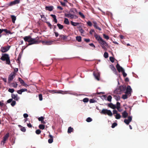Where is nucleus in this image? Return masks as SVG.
I'll use <instances>...</instances> for the list:
<instances>
[{
    "instance_id": "obj_56",
    "label": "nucleus",
    "mask_w": 148,
    "mask_h": 148,
    "mask_svg": "<svg viewBox=\"0 0 148 148\" xmlns=\"http://www.w3.org/2000/svg\"><path fill=\"white\" fill-rule=\"evenodd\" d=\"M117 123H113L111 126V127L112 128H114L115 126H116L117 125Z\"/></svg>"
},
{
    "instance_id": "obj_22",
    "label": "nucleus",
    "mask_w": 148,
    "mask_h": 148,
    "mask_svg": "<svg viewBox=\"0 0 148 148\" xmlns=\"http://www.w3.org/2000/svg\"><path fill=\"white\" fill-rule=\"evenodd\" d=\"M74 130L73 127H68L67 132L68 134H70L72 132H73Z\"/></svg>"
},
{
    "instance_id": "obj_31",
    "label": "nucleus",
    "mask_w": 148,
    "mask_h": 148,
    "mask_svg": "<svg viewBox=\"0 0 148 148\" xmlns=\"http://www.w3.org/2000/svg\"><path fill=\"white\" fill-rule=\"evenodd\" d=\"M70 12H73V14H75L77 12V10L76 9L73 8L71 9L70 10Z\"/></svg>"
},
{
    "instance_id": "obj_26",
    "label": "nucleus",
    "mask_w": 148,
    "mask_h": 148,
    "mask_svg": "<svg viewBox=\"0 0 148 148\" xmlns=\"http://www.w3.org/2000/svg\"><path fill=\"white\" fill-rule=\"evenodd\" d=\"M18 80L22 85L25 86L26 85V84L24 82V81L21 78H18Z\"/></svg>"
},
{
    "instance_id": "obj_42",
    "label": "nucleus",
    "mask_w": 148,
    "mask_h": 148,
    "mask_svg": "<svg viewBox=\"0 0 148 148\" xmlns=\"http://www.w3.org/2000/svg\"><path fill=\"white\" fill-rule=\"evenodd\" d=\"M11 85L12 86L15 88H16L17 87V84L16 83H13L11 84Z\"/></svg>"
},
{
    "instance_id": "obj_21",
    "label": "nucleus",
    "mask_w": 148,
    "mask_h": 148,
    "mask_svg": "<svg viewBox=\"0 0 148 148\" xmlns=\"http://www.w3.org/2000/svg\"><path fill=\"white\" fill-rule=\"evenodd\" d=\"M93 23L94 24V27L96 29H98L99 31L101 30V29L97 26V23L95 21H93Z\"/></svg>"
},
{
    "instance_id": "obj_38",
    "label": "nucleus",
    "mask_w": 148,
    "mask_h": 148,
    "mask_svg": "<svg viewBox=\"0 0 148 148\" xmlns=\"http://www.w3.org/2000/svg\"><path fill=\"white\" fill-rule=\"evenodd\" d=\"M121 115L120 114H117L116 115H115V118L116 119H118L121 118Z\"/></svg>"
},
{
    "instance_id": "obj_61",
    "label": "nucleus",
    "mask_w": 148,
    "mask_h": 148,
    "mask_svg": "<svg viewBox=\"0 0 148 148\" xmlns=\"http://www.w3.org/2000/svg\"><path fill=\"white\" fill-rule=\"evenodd\" d=\"M111 69L112 71H116V69L114 66H112Z\"/></svg>"
},
{
    "instance_id": "obj_7",
    "label": "nucleus",
    "mask_w": 148,
    "mask_h": 148,
    "mask_svg": "<svg viewBox=\"0 0 148 148\" xmlns=\"http://www.w3.org/2000/svg\"><path fill=\"white\" fill-rule=\"evenodd\" d=\"M15 75L16 74L14 72H12L9 75L8 78V83H10L11 82L15 77Z\"/></svg>"
},
{
    "instance_id": "obj_15",
    "label": "nucleus",
    "mask_w": 148,
    "mask_h": 148,
    "mask_svg": "<svg viewBox=\"0 0 148 148\" xmlns=\"http://www.w3.org/2000/svg\"><path fill=\"white\" fill-rule=\"evenodd\" d=\"M132 90V89L130 86L128 85L127 86V89L125 93L127 95L130 94H131Z\"/></svg>"
},
{
    "instance_id": "obj_44",
    "label": "nucleus",
    "mask_w": 148,
    "mask_h": 148,
    "mask_svg": "<svg viewBox=\"0 0 148 148\" xmlns=\"http://www.w3.org/2000/svg\"><path fill=\"white\" fill-rule=\"evenodd\" d=\"M89 102L90 103H92L96 102H97V101L94 99H91L90 100Z\"/></svg>"
},
{
    "instance_id": "obj_1",
    "label": "nucleus",
    "mask_w": 148,
    "mask_h": 148,
    "mask_svg": "<svg viewBox=\"0 0 148 148\" xmlns=\"http://www.w3.org/2000/svg\"><path fill=\"white\" fill-rule=\"evenodd\" d=\"M49 92L51 93L52 94L54 93H60L61 94H69L71 95H77V94H76L75 92H73V93H71V91H63L62 90H48Z\"/></svg>"
},
{
    "instance_id": "obj_2",
    "label": "nucleus",
    "mask_w": 148,
    "mask_h": 148,
    "mask_svg": "<svg viewBox=\"0 0 148 148\" xmlns=\"http://www.w3.org/2000/svg\"><path fill=\"white\" fill-rule=\"evenodd\" d=\"M0 59L3 61H5L6 64L9 65L10 64V57L8 54H2V56L0 58Z\"/></svg>"
},
{
    "instance_id": "obj_17",
    "label": "nucleus",
    "mask_w": 148,
    "mask_h": 148,
    "mask_svg": "<svg viewBox=\"0 0 148 148\" xmlns=\"http://www.w3.org/2000/svg\"><path fill=\"white\" fill-rule=\"evenodd\" d=\"M94 36L99 42H100V41L102 39V38L96 32H95L94 33Z\"/></svg>"
},
{
    "instance_id": "obj_45",
    "label": "nucleus",
    "mask_w": 148,
    "mask_h": 148,
    "mask_svg": "<svg viewBox=\"0 0 148 148\" xmlns=\"http://www.w3.org/2000/svg\"><path fill=\"white\" fill-rule=\"evenodd\" d=\"M127 94L125 93V94L123 95H122V98L123 99H126L127 98Z\"/></svg>"
},
{
    "instance_id": "obj_19",
    "label": "nucleus",
    "mask_w": 148,
    "mask_h": 148,
    "mask_svg": "<svg viewBox=\"0 0 148 148\" xmlns=\"http://www.w3.org/2000/svg\"><path fill=\"white\" fill-rule=\"evenodd\" d=\"M53 6H46L45 7V9L47 10H48L49 11H51L53 10Z\"/></svg>"
},
{
    "instance_id": "obj_29",
    "label": "nucleus",
    "mask_w": 148,
    "mask_h": 148,
    "mask_svg": "<svg viewBox=\"0 0 148 148\" xmlns=\"http://www.w3.org/2000/svg\"><path fill=\"white\" fill-rule=\"evenodd\" d=\"M12 99H14L15 100L17 101L18 100L17 94L16 95H15L14 94H12Z\"/></svg>"
},
{
    "instance_id": "obj_6",
    "label": "nucleus",
    "mask_w": 148,
    "mask_h": 148,
    "mask_svg": "<svg viewBox=\"0 0 148 148\" xmlns=\"http://www.w3.org/2000/svg\"><path fill=\"white\" fill-rule=\"evenodd\" d=\"M11 47L10 46L7 45V46H5L4 47H1V49H0L2 53H5L8 51Z\"/></svg>"
},
{
    "instance_id": "obj_60",
    "label": "nucleus",
    "mask_w": 148,
    "mask_h": 148,
    "mask_svg": "<svg viewBox=\"0 0 148 148\" xmlns=\"http://www.w3.org/2000/svg\"><path fill=\"white\" fill-rule=\"evenodd\" d=\"M87 24L89 26H92V23L90 21H88L87 23Z\"/></svg>"
},
{
    "instance_id": "obj_13",
    "label": "nucleus",
    "mask_w": 148,
    "mask_h": 148,
    "mask_svg": "<svg viewBox=\"0 0 148 148\" xmlns=\"http://www.w3.org/2000/svg\"><path fill=\"white\" fill-rule=\"evenodd\" d=\"M132 121V117L131 116H129L128 117V119H125L124 120V122L127 125H128Z\"/></svg>"
},
{
    "instance_id": "obj_16",
    "label": "nucleus",
    "mask_w": 148,
    "mask_h": 148,
    "mask_svg": "<svg viewBox=\"0 0 148 148\" xmlns=\"http://www.w3.org/2000/svg\"><path fill=\"white\" fill-rule=\"evenodd\" d=\"M116 69L118 70V71L119 72H122L124 70V69L121 66H120L119 64L117 63L116 66Z\"/></svg>"
},
{
    "instance_id": "obj_50",
    "label": "nucleus",
    "mask_w": 148,
    "mask_h": 148,
    "mask_svg": "<svg viewBox=\"0 0 148 148\" xmlns=\"http://www.w3.org/2000/svg\"><path fill=\"white\" fill-rule=\"evenodd\" d=\"M46 23L48 25V26L49 27L50 29H52V27H51L52 25H51V24H50V22H49L47 21V22H46Z\"/></svg>"
},
{
    "instance_id": "obj_33",
    "label": "nucleus",
    "mask_w": 148,
    "mask_h": 148,
    "mask_svg": "<svg viewBox=\"0 0 148 148\" xmlns=\"http://www.w3.org/2000/svg\"><path fill=\"white\" fill-rule=\"evenodd\" d=\"M76 40L79 42H80L82 40V38L80 36H77L76 37Z\"/></svg>"
},
{
    "instance_id": "obj_14",
    "label": "nucleus",
    "mask_w": 148,
    "mask_h": 148,
    "mask_svg": "<svg viewBox=\"0 0 148 148\" xmlns=\"http://www.w3.org/2000/svg\"><path fill=\"white\" fill-rule=\"evenodd\" d=\"M94 76L96 79L97 80H99L100 74L98 72H95L93 73Z\"/></svg>"
},
{
    "instance_id": "obj_10",
    "label": "nucleus",
    "mask_w": 148,
    "mask_h": 148,
    "mask_svg": "<svg viewBox=\"0 0 148 148\" xmlns=\"http://www.w3.org/2000/svg\"><path fill=\"white\" fill-rule=\"evenodd\" d=\"M67 36L66 35H64L62 34L59 36L58 40L64 42L67 39Z\"/></svg>"
},
{
    "instance_id": "obj_54",
    "label": "nucleus",
    "mask_w": 148,
    "mask_h": 148,
    "mask_svg": "<svg viewBox=\"0 0 148 148\" xmlns=\"http://www.w3.org/2000/svg\"><path fill=\"white\" fill-rule=\"evenodd\" d=\"M39 99L40 101H42V95L40 94L38 95Z\"/></svg>"
},
{
    "instance_id": "obj_41",
    "label": "nucleus",
    "mask_w": 148,
    "mask_h": 148,
    "mask_svg": "<svg viewBox=\"0 0 148 148\" xmlns=\"http://www.w3.org/2000/svg\"><path fill=\"white\" fill-rule=\"evenodd\" d=\"M78 14L82 18H85V16L81 12H78Z\"/></svg>"
},
{
    "instance_id": "obj_36",
    "label": "nucleus",
    "mask_w": 148,
    "mask_h": 148,
    "mask_svg": "<svg viewBox=\"0 0 148 148\" xmlns=\"http://www.w3.org/2000/svg\"><path fill=\"white\" fill-rule=\"evenodd\" d=\"M3 31L5 32L7 34L8 30L7 29H0V34H1Z\"/></svg>"
},
{
    "instance_id": "obj_27",
    "label": "nucleus",
    "mask_w": 148,
    "mask_h": 148,
    "mask_svg": "<svg viewBox=\"0 0 148 148\" xmlns=\"http://www.w3.org/2000/svg\"><path fill=\"white\" fill-rule=\"evenodd\" d=\"M120 103L119 102L116 103V108L117 109L118 111L119 112H121V110H120Z\"/></svg>"
},
{
    "instance_id": "obj_30",
    "label": "nucleus",
    "mask_w": 148,
    "mask_h": 148,
    "mask_svg": "<svg viewBox=\"0 0 148 148\" xmlns=\"http://www.w3.org/2000/svg\"><path fill=\"white\" fill-rule=\"evenodd\" d=\"M71 23L73 26H76L78 25L79 24V23H75L72 21H71Z\"/></svg>"
},
{
    "instance_id": "obj_25",
    "label": "nucleus",
    "mask_w": 148,
    "mask_h": 148,
    "mask_svg": "<svg viewBox=\"0 0 148 148\" xmlns=\"http://www.w3.org/2000/svg\"><path fill=\"white\" fill-rule=\"evenodd\" d=\"M49 137L50 138L49 139L48 142L49 143H51L53 142V136L51 135L50 134L49 135Z\"/></svg>"
},
{
    "instance_id": "obj_12",
    "label": "nucleus",
    "mask_w": 148,
    "mask_h": 148,
    "mask_svg": "<svg viewBox=\"0 0 148 148\" xmlns=\"http://www.w3.org/2000/svg\"><path fill=\"white\" fill-rule=\"evenodd\" d=\"M9 133H8L4 136L3 140L2 141V142H3V144L5 143V141L8 140V137H9Z\"/></svg>"
},
{
    "instance_id": "obj_57",
    "label": "nucleus",
    "mask_w": 148,
    "mask_h": 148,
    "mask_svg": "<svg viewBox=\"0 0 148 148\" xmlns=\"http://www.w3.org/2000/svg\"><path fill=\"white\" fill-rule=\"evenodd\" d=\"M14 91V89L9 88L8 90V91L12 93Z\"/></svg>"
},
{
    "instance_id": "obj_46",
    "label": "nucleus",
    "mask_w": 148,
    "mask_h": 148,
    "mask_svg": "<svg viewBox=\"0 0 148 148\" xmlns=\"http://www.w3.org/2000/svg\"><path fill=\"white\" fill-rule=\"evenodd\" d=\"M112 97L111 95H109L107 97V100L111 102V101Z\"/></svg>"
},
{
    "instance_id": "obj_4",
    "label": "nucleus",
    "mask_w": 148,
    "mask_h": 148,
    "mask_svg": "<svg viewBox=\"0 0 148 148\" xmlns=\"http://www.w3.org/2000/svg\"><path fill=\"white\" fill-rule=\"evenodd\" d=\"M38 41L35 39H33L31 38L29 36H28V46L33 44L38 43Z\"/></svg>"
},
{
    "instance_id": "obj_52",
    "label": "nucleus",
    "mask_w": 148,
    "mask_h": 148,
    "mask_svg": "<svg viewBox=\"0 0 148 148\" xmlns=\"http://www.w3.org/2000/svg\"><path fill=\"white\" fill-rule=\"evenodd\" d=\"M35 132L36 134H39L41 133V131L40 130L38 129L36 130Z\"/></svg>"
},
{
    "instance_id": "obj_9",
    "label": "nucleus",
    "mask_w": 148,
    "mask_h": 148,
    "mask_svg": "<svg viewBox=\"0 0 148 148\" xmlns=\"http://www.w3.org/2000/svg\"><path fill=\"white\" fill-rule=\"evenodd\" d=\"M126 89L125 86H121L119 88L116 89L115 92H119V93H120L121 92L125 91Z\"/></svg>"
},
{
    "instance_id": "obj_5",
    "label": "nucleus",
    "mask_w": 148,
    "mask_h": 148,
    "mask_svg": "<svg viewBox=\"0 0 148 148\" xmlns=\"http://www.w3.org/2000/svg\"><path fill=\"white\" fill-rule=\"evenodd\" d=\"M102 48L106 50V47L108 46V44L107 43L104 41L103 39L101 40L99 42Z\"/></svg>"
},
{
    "instance_id": "obj_55",
    "label": "nucleus",
    "mask_w": 148,
    "mask_h": 148,
    "mask_svg": "<svg viewBox=\"0 0 148 148\" xmlns=\"http://www.w3.org/2000/svg\"><path fill=\"white\" fill-rule=\"evenodd\" d=\"M16 104V102L15 101H13L11 103V105L12 106H14Z\"/></svg>"
},
{
    "instance_id": "obj_23",
    "label": "nucleus",
    "mask_w": 148,
    "mask_h": 148,
    "mask_svg": "<svg viewBox=\"0 0 148 148\" xmlns=\"http://www.w3.org/2000/svg\"><path fill=\"white\" fill-rule=\"evenodd\" d=\"M108 106L113 109H115L116 108V106L115 105H114L112 103H109L108 105Z\"/></svg>"
},
{
    "instance_id": "obj_64",
    "label": "nucleus",
    "mask_w": 148,
    "mask_h": 148,
    "mask_svg": "<svg viewBox=\"0 0 148 148\" xmlns=\"http://www.w3.org/2000/svg\"><path fill=\"white\" fill-rule=\"evenodd\" d=\"M57 8L58 9H59L60 10H63V8L60 6H58Z\"/></svg>"
},
{
    "instance_id": "obj_58",
    "label": "nucleus",
    "mask_w": 148,
    "mask_h": 148,
    "mask_svg": "<svg viewBox=\"0 0 148 148\" xmlns=\"http://www.w3.org/2000/svg\"><path fill=\"white\" fill-rule=\"evenodd\" d=\"M110 61L112 63L114 62V58L113 57H110Z\"/></svg>"
},
{
    "instance_id": "obj_35",
    "label": "nucleus",
    "mask_w": 148,
    "mask_h": 148,
    "mask_svg": "<svg viewBox=\"0 0 148 148\" xmlns=\"http://www.w3.org/2000/svg\"><path fill=\"white\" fill-rule=\"evenodd\" d=\"M11 17L12 19V21L13 23H14L15 21L16 20V17L14 15H11Z\"/></svg>"
},
{
    "instance_id": "obj_11",
    "label": "nucleus",
    "mask_w": 148,
    "mask_h": 148,
    "mask_svg": "<svg viewBox=\"0 0 148 148\" xmlns=\"http://www.w3.org/2000/svg\"><path fill=\"white\" fill-rule=\"evenodd\" d=\"M20 2V0H14L9 3L8 5L9 6H12L19 3Z\"/></svg>"
},
{
    "instance_id": "obj_63",
    "label": "nucleus",
    "mask_w": 148,
    "mask_h": 148,
    "mask_svg": "<svg viewBox=\"0 0 148 148\" xmlns=\"http://www.w3.org/2000/svg\"><path fill=\"white\" fill-rule=\"evenodd\" d=\"M43 92L44 94H48L49 92L48 90H44Z\"/></svg>"
},
{
    "instance_id": "obj_51",
    "label": "nucleus",
    "mask_w": 148,
    "mask_h": 148,
    "mask_svg": "<svg viewBox=\"0 0 148 148\" xmlns=\"http://www.w3.org/2000/svg\"><path fill=\"white\" fill-rule=\"evenodd\" d=\"M44 117L43 116H41L38 118V120L39 121H42L44 119Z\"/></svg>"
},
{
    "instance_id": "obj_48",
    "label": "nucleus",
    "mask_w": 148,
    "mask_h": 148,
    "mask_svg": "<svg viewBox=\"0 0 148 148\" xmlns=\"http://www.w3.org/2000/svg\"><path fill=\"white\" fill-rule=\"evenodd\" d=\"M79 31L81 33L82 35L84 34V31L82 28L79 29Z\"/></svg>"
},
{
    "instance_id": "obj_40",
    "label": "nucleus",
    "mask_w": 148,
    "mask_h": 148,
    "mask_svg": "<svg viewBox=\"0 0 148 148\" xmlns=\"http://www.w3.org/2000/svg\"><path fill=\"white\" fill-rule=\"evenodd\" d=\"M39 128L42 130H43L45 129V126L44 125L40 124L39 126Z\"/></svg>"
},
{
    "instance_id": "obj_24",
    "label": "nucleus",
    "mask_w": 148,
    "mask_h": 148,
    "mask_svg": "<svg viewBox=\"0 0 148 148\" xmlns=\"http://www.w3.org/2000/svg\"><path fill=\"white\" fill-rule=\"evenodd\" d=\"M27 89L22 88L20 90H18L17 92L18 94H21L22 92L27 91Z\"/></svg>"
},
{
    "instance_id": "obj_18",
    "label": "nucleus",
    "mask_w": 148,
    "mask_h": 148,
    "mask_svg": "<svg viewBox=\"0 0 148 148\" xmlns=\"http://www.w3.org/2000/svg\"><path fill=\"white\" fill-rule=\"evenodd\" d=\"M53 41L52 40L42 41V42L44 45H50L53 44Z\"/></svg>"
},
{
    "instance_id": "obj_53",
    "label": "nucleus",
    "mask_w": 148,
    "mask_h": 148,
    "mask_svg": "<svg viewBox=\"0 0 148 148\" xmlns=\"http://www.w3.org/2000/svg\"><path fill=\"white\" fill-rule=\"evenodd\" d=\"M92 121V119L90 117L88 118L86 120L87 122H89L91 121Z\"/></svg>"
},
{
    "instance_id": "obj_37",
    "label": "nucleus",
    "mask_w": 148,
    "mask_h": 148,
    "mask_svg": "<svg viewBox=\"0 0 148 148\" xmlns=\"http://www.w3.org/2000/svg\"><path fill=\"white\" fill-rule=\"evenodd\" d=\"M3 31L5 32L7 34L8 30L7 29H0V34H1Z\"/></svg>"
},
{
    "instance_id": "obj_47",
    "label": "nucleus",
    "mask_w": 148,
    "mask_h": 148,
    "mask_svg": "<svg viewBox=\"0 0 148 148\" xmlns=\"http://www.w3.org/2000/svg\"><path fill=\"white\" fill-rule=\"evenodd\" d=\"M103 37L104 38H105L107 40H108L109 39V36L106 35L105 34H103Z\"/></svg>"
},
{
    "instance_id": "obj_32",
    "label": "nucleus",
    "mask_w": 148,
    "mask_h": 148,
    "mask_svg": "<svg viewBox=\"0 0 148 148\" xmlns=\"http://www.w3.org/2000/svg\"><path fill=\"white\" fill-rule=\"evenodd\" d=\"M64 23L66 24L69 25V22L68 19L66 18H65L64 21Z\"/></svg>"
},
{
    "instance_id": "obj_28",
    "label": "nucleus",
    "mask_w": 148,
    "mask_h": 148,
    "mask_svg": "<svg viewBox=\"0 0 148 148\" xmlns=\"http://www.w3.org/2000/svg\"><path fill=\"white\" fill-rule=\"evenodd\" d=\"M18 126L20 128V130L23 132H25L26 131L25 127L21 126L20 125H18Z\"/></svg>"
},
{
    "instance_id": "obj_49",
    "label": "nucleus",
    "mask_w": 148,
    "mask_h": 148,
    "mask_svg": "<svg viewBox=\"0 0 148 148\" xmlns=\"http://www.w3.org/2000/svg\"><path fill=\"white\" fill-rule=\"evenodd\" d=\"M83 101L84 102H88L89 101V99L88 98H86L84 99Z\"/></svg>"
},
{
    "instance_id": "obj_34",
    "label": "nucleus",
    "mask_w": 148,
    "mask_h": 148,
    "mask_svg": "<svg viewBox=\"0 0 148 148\" xmlns=\"http://www.w3.org/2000/svg\"><path fill=\"white\" fill-rule=\"evenodd\" d=\"M57 25L59 29H62L64 28V26L63 25H61L60 24L58 23L57 24Z\"/></svg>"
},
{
    "instance_id": "obj_43",
    "label": "nucleus",
    "mask_w": 148,
    "mask_h": 148,
    "mask_svg": "<svg viewBox=\"0 0 148 148\" xmlns=\"http://www.w3.org/2000/svg\"><path fill=\"white\" fill-rule=\"evenodd\" d=\"M104 57L105 58H107L108 57V54L107 52H105L103 55Z\"/></svg>"
},
{
    "instance_id": "obj_3",
    "label": "nucleus",
    "mask_w": 148,
    "mask_h": 148,
    "mask_svg": "<svg viewBox=\"0 0 148 148\" xmlns=\"http://www.w3.org/2000/svg\"><path fill=\"white\" fill-rule=\"evenodd\" d=\"M101 114L105 115L108 114L110 116H112V113L111 111L110 110H108L106 109H103L101 112Z\"/></svg>"
},
{
    "instance_id": "obj_8",
    "label": "nucleus",
    "mask_w": 148,
    "mask_h": 148,
    "mask_svg": "<svg viewBox=\"0 0 148 148\" xmlns=\"http://www.w3.org/2000/svg\"><path fill=\"white\" fill-rule=\"evenodd\" d=\"M64 16H65L69 18H70V19H77L78 17L77 16L74 15L73 14H71L70 13L65 14Z\"/></svg>"
},
{
    "instance_id": "obj_20",
    "label": "nucleus",
    "mask_w": 148,
    "mask_h": 148,
    "mask_svg": "<svg viewBox=\"0 0 148 148\" xmlns=\"http://www.w3.org/2000/svg\"><path fill=\"white\" fill-rule=\"evenodd\" d=\"M128 113L126 111H124L122 113V117L124 118H126L128 116Z\"/></svg>"
},
{
    "instance_id": "obj_59",
    "label": "nucleus",
    "mask_w": 148,
    "mask_h": 148,
    "mask_svg": "<svg viewBox=\"0 0 148 148\" xmlns=\"http://www.w3.org/2000/svg\"><path fill=\"white\" fill-rule=\"evenodd\" d=\"M122 72V74H123V76L124 77H126L127 76V74L125 73V72L124 71V70H123Z\"/></svg>"
},
{
    "instance_id": "obj_39",
    "label": "nucleus",
    "mask_w": 148,
    "mask_h": 148,
    "mask_svg": "<svg viewBox=\"0 0 148 148\" xmlns=\"http://www.w3.org/2000/svg\"><path fill=\"white\" fill-rule=\"evenodd\" d=\"M114 97L117 101L119 100L120 99L119 96L114 95Z\"/></svg>"
},
{
    "instance_id": "obj_62",
    "label": "nucleus",
    "mask_w": 148,
    "mask_h": 148,
    "mask_svg": "<svg viewBox=\"0 0 148 148\" xmlns=\"http://www.w3.org/2000/svg\"><path fill=\"white\" fill-rule=\"evenodd\" d=\"M3 101H0V106L2 107L4 106V104L3 102Z\"/></svg>"
}]
</instances>
